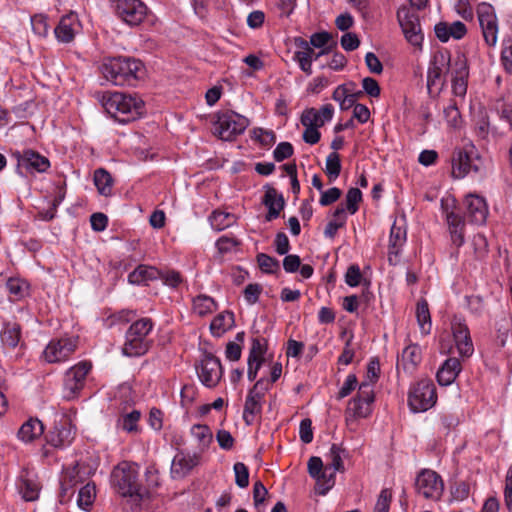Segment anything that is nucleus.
I'll return each mask as SVG.
<instances>
[{"label":"nucleus","instance_id":"f257e3e1","mask_svg":"<svg viewBox=\"0 0 512 512\" xmlns=\"http://www.w3.org/2000/svg\"><path fill=\"white\" fill-rule=\"evenodd\" d=\"M104 78L117 86H136L144 79V64L135 58L119 56L107 58L101 65Z\"/></svg>","mask_w":512,"mask_h":512},{"label":"nucleus","instance_id":"f03ea898","mask_svg":"<svg viewBox=\"0 0 512 512\" xmlns=\"http://www.w3.org/2000/svg\"><path fill=\"white\" fill-rule=\"evenodd\" d=\"M111 484L115 491L122 497H128L139 505L149 495L139 481V469L136 464L122 462L111 473Z\"/></svg>","mask_w":512,"mask_h":512},{"label":"nucleus","instance_id":"7ed1b4c3","mask_svg":"<svg viewBox=\"0 0 512 512\" xmlns=\"http://www.w3.org/2000/svg\"><path fill=\"white\" fill-rule=\"evenodd\" d=\"M103 106L107 113L122 123L133 121L144 113L141 99L121 92L103 96Z\"/></svg>","mask_w":512,"mask_h":512},{"label":"nucleus","instance_id":"20e7f679","mask_svg":"<svg viewBox=\"0 0 512 512\" xmlns=\"http://www.w3.org/2000/svg\"><path fill=\"white\" fill-rule=\"evenodd\" d=\"M153 329L150 318H141L131 324L125 335L123 354L129 357L144 355L151 347L149 334Z\"/></svg>","mask_w":512,"mask_h":512},{"label":"nucleus","instance_id":"39448f33","mask_svg":"<svg viewBox=\"0 0 512 512\" xmlns=\"http://www.w3.org/2000/svg\"><path fill=\"white\" fill-rule=\"evenodd\" d=\"M482 168L483 162L472 143H467L454 150L452 156L453 177L461 179L472 172L478 174Z\"/></svg>","mask_w":512,"mask_h":512},{"label":"nucleus","instance_id":"423d86ee","mask_svg":"<svg viewBox=\"0 0 512 512\" xmlns=\"http://www.w3.org/2000/svg\"><path fill=\"white\" fill-rule=\"evenodd\" d=\"M249 125V120L234 111L219 113L214 123L215 134L221 140L231 141L242 134Z\"/></svg>","mask_w":512,"mask_h":512},{"label":"nucleus","instance_id":"0eeeda50","mask_svg":"<svg viewBox=\"0 0 512 512\" xmlns=\"http://www.w3.org/2000/svg\"><path fill=\"white\" fill-rule=\"evenodd\" d=\"M436 400V388L431 380H420L409 391L408 404L413 412L427 411Z\"/></svg>","mask_w":512,"mask_h":512},{"label":"nucleus","instance_id":"6e6552de","mask_svg":"<svg viewBox=\"0 0 512 512\" xmlns=\"http://www.w3.org/2000/svg\"><path fill=\"white\" fill-rule=\"evenodd\" d=\"M397 20L406 40L415 47H421L424 35L418 14L411 8L402 6L397 11Z\"/></svg>","mask_w":512,"mask_h":512},{"label":"nucleus","instance_id":"1a4fd4ad","mask_svg":"<svg viewBox=\"0 0 512 512\" xmlns=\"http://www.w3.org/2000/svg\"><path fill=\"white\" fill-rule=\"evenodd\" d=\"M91 368L90 362L81 361L66 371L63 383L64 398L71 400L79 395L85 386Z\"/></svg>","mask_w":512,"mask_h":512},{"label":"nucleus","instance_id":"9d476101","mask_svg":"<svg viewBox=\"0 0 512 512\" xmlns=\"http://www.w3.org/2000/svg\"><path fill=\"white\" fill-rule=\"evenodd\" d=\"M417 493L426 499L439 500L444 490V483L435 471L424 469L416 477Z\"/></svg>","mask_w":512,"mask_h":512},{"label":"nucleus","instance_id":"9b49d317","mask_svg":"<svg viewBox=\"0 0 512 512\" xmlns=\"http://www.w3.org/2000/svg\"><path fill=\"white\" fill-rule=\"evenodd\" d=\"M116 15L130 26L139 25L147 14V6L141 0H111Z\"/></svg>","mask_w":512,"mask_h":512},{"label":"nucleus","instance_id":"f8f14e48","mask_svg":"<svg viewBox=\"0 0 512 512\" xmlns=\"http://www.w3.org/2000/svg\"><path fill=\"white\" fill-rule=\"evenodd\" d=\"M78 337L53 339L44 350V358L48 363H59L69 359L76 351Z\"/></svg>","mask_w":512,"mask_h":512},{"label":"nucleus","instance_id":"ddd939ff","mask_svg":"<svg viewBox=\"0 0 512 512\" xmlns=\"http://www.w3.org/2000/svg\"><path fill=\"white\" fill-rule=\"evenodd\" d=\"M374 398L372 383L364 381L359 385L357 396L349 402L347 411L354 417L366 418L371 414Z\"/></svg>","mask_w":512,"mask_h":512},{"label":"nucleus","instance_id":"4468645a","mask_svg":"<svg viewBox=\"0 0 512 512\" xmlns=\"http://www.w3.org/2000/svg\"><path fill=\"white\" fill-rule=\"evenodd\" d=\"M223 375V368L220 359L212 353H205L201 363L198 376L203 385L209 388L215 387Z\"/></svg>","mask_w":512,"mask_h":512},{"label":"nucleus","instance_id":"2eb2a0df","mask_svg":"<svg viewBox=\"0 0 512 512\" xmlns=\"http://www.w3.org/2000/svg\"><path fill=\"white\" fill-rule=\"evenodd\" d=\"M449 63L450 53L448 51H438L433 55L427 72V89L429 94L433 92V88L441 89L443 85V72Z\"/></svg>","mask_w":512,"mask_h":512},{"label":"nucleus","instance_id":"dca6fc26","mask_svg":"<svg viewBox=\"0 0 512 512\" xmlns=\"http://www.w3.org/2000/svg\"><path fill=\"white\" fill-rule=\"evenodd\" d=\"M74 437L75 427L69 419L63 418L48 432L46 441L55 448H64L73 442Z\"/></svg>","mask_w":512,"mask_h":512},{"label":"nucleus","instance_id":"f3484780","mask_svg":"<svg viewBox=\"0 0 512 512\" xmlns=\"http://www.w3.org/2000/svg\"><path fill=\"white\" fill-rule=\"evenodd\" d=\"M13 156L17 159L18 168H25L28 172H45L50 167L48 158L31 149L22 152L16 151Z\"/></svg>","mask_w":512,"mask_h":512},{"label":"nucleus","instance_id":"a211bd4d","mask_svg":"<svg viewBox=\"0 0 512 512\" xmlns=\"http://www.w3.org/2000/svg\"><path fill=\"white\" fill-rule=\"evenodd\" d=\"M465 215L471 223L484 224L488 216V207L483 197L475 194L467 195L464 201Z\"/></svg>","mask_w":512,"mask_h":512},{"label":"nucleus","instance_id":"6ab92c4d","mask_svg":"<svg viewBox=\"0 0 512 512\" xmlns=\"http://www.w3.org/2000/svg\"><path fill=\"white\" fill-rule=\"evenodd\" d=\"M452 333L459 354L462 357H469L474 351L470 332L467 325L455 318L452 321Z\"/></svg>","mask_w":512,"mask_h":512},{"label":"nucleus","instance_id":"aec40b11","mask_svg":"<svg viewBox=\"0 0 512 512\" xmlns=\"http://www.w3.org/2000/svg\"><path fill=\"white\" fill-rule=\"evenodd\" d=\"M16 486L25 501L31 502L38 499L41 486L36 475L31 472L22 470L18 476Z\"/></svg>","mask_w":512,"mask_h":512},{"label":"nucleus","instance_id":"412c9836","mask_svg":"<svg viewBox=\"0 0 512 512\" xmlns=\"http://www.w3.org/2000/svg\"><path fill=\"white\" fill-rule=\"evenodd\" d=\"M265 195L262 203L268 208V213L265 216L266 221L270 222L279 217L281 210H283L285 201L282 194L270 186L265 185Z\"/></svg>","mask_w":512,"mask_h":512},{"label":"nucleus","instance_id":"4be33fe9","mask_svg":"<svg viewBox=\"0 0 512 512\" xmlns=\"http://www.w3.org/2000/svg\"><path fill=\"white\" fill-rule=\"evenodd\" d=\"M200 454L194 453L193 455L179 453L177 454L171 465V474L173 478H183L190 471L199 464Z\"/></svg>","mask_w":512,"mask_h":512},{"label":"nucleus","instance_id":"5701e85b","mask_svg":"<svg viewBox=\"0 0 512 512\" xmlns=\"http://www.w3.org/2000/svg\"><path fill=\"white\" fill-rule=\"evenodd\" d=\"M435 35L441 42H447L450 38L455 40L462 39L466 33V25L461 21H455L451 24L439 22L434 27Z\"/></svg>","mask_w":512,"mask_h":512},{"label":"nucleus","instance_id":"b1692460","mask_svg":"<svg viewBox=\"0 0 512 512\" xmlns=\"http://www.w3.org/2000/svg\"><path fill=\"white\" fill-rule=\"evenodd\" d=\"M406 242V229L397 226L395 223L391 227L390 237H389V251H388V261L391 265H396L399 261V255L401 253V249Z\"/></svg>","mask_w":512,"mask_h":512},{"label":"nucleus","instance_id":"393cba45","mask_svg":"<svg viewBox=\"0 0 512 512\" xmlns=\"http://www.w3.org/2000/svg\"><path fill=\"white\" fill-rule=\"evenodd\" d=\"M421 358L420 347L416 344L408 345L397 359V370L402 369L405 373H412L421 362Z\"/></svg>","mask_w":512,"mask_h":512},{"label":"nucleus","instance_id":"a878e982","mask_svg":"<svg viewBox=\"0 0 512 512\" xmlns=\"http://www.w3.org/2000/svg\"><path fill=\"white\" fill-rule=\"evenodd\" d=\"M461 371L459 359L450 357L438 369L436 378L441 386L451 385Z\"/></svg>","mask_w":512,"mask_h":512},{"label":"nucleus","instance_id":"bb28decb","mask_svg":"<svg viewBox=\"0 0 512 512\" xmlns=\"http://www.w3.org/2000/svg\"><path fill=\"white\" fill-rule=\"evenodd\" d=\"M446 222L448 224L452 243L456 247L462 246L464 243V219L455 211H446Z\"/></svg>","mask_w":512,"mask_h":512},{"label":"nucleus","instance_id":"cd10ccee","mask_svg":"<svg viewBox=\"0 0 512 512\" xmlns=\"http://www.w3.org/2000/svg\"><path fill=\"white\" fill-rule=\"evenodd\" d=\"M1 343L5 349L14 350L21 341V326L16 322H6L0 333Z\"/></svg>","mask_w":512,"mask_h":512},{"label":"nucleus","instance_id":"c85d7f7f","mask_svg":"<svg viewBox=\"0 0 512 512\" xmlns=\"http://www.w3.org/2000/svg\"><path fill=\"white\" fill-rule=\"evenodd\" d=\"M77 26V15L70 13L61 18L54 32L57 39L61 42L68 43L73 40L75 28Z\"/></svg>","mask_w":512,"mask_h":512},{"label":"nucleus","instance_id":"c756f323","mask_svg":"<svg viewBox=\"0 0 512 512\" xmlns=\"http://www.w3.org/2000/svg\"><path fill=\"white\" fill-rule=\"evenodd\" d=\"M5 287L12 301H20L30 294L29 283L19 277H10Z\"/></svg>","mask_w":512,"mask_h":512},{"label":"nucleus","instance_id":"7c9ffc66","mask_svg":"<svg viewBox=\"0 0 512 512\" xmlns=\"http://www.w3.org/2000/svg\"><path fill=\"white\" fill-rule=\"evenodd\" d=\"M446 73L451 75V79H468L469 68L466 56L463 53H457L454 58L450 57Z\"/></svg>","mask_w":512,"mask_h":512},{"label":"nucleus","instance_id":"2f4dec72","mask_svg":"<svg viewBox=\"0 0 512 512\" xmlns=\"http://www.w3.org/2000/svg\"><path fill=\"white\" fill-rule=\"evenodd\" d=\"M44 432L43 423L37 418H30L20 427L18 438L24 442H31Z\"/></svg>","mask_w":512,"mask_h":512},{"label":"nucleus","instance_id":"473e14b6","mask_svg":"<svg viewBox=\"0 0 512 512\" xmlns=\"http://www.w3.org/2000/svg\"><path fill=\"white\" fill-rule=\"evenodd\" d=\"M234 314L231 311H224L218 314L210 324L211 333L216 337H221L227 330L234 326Z\"/></svg>","mask_w":512,"mask_h":512},{"label":"nucleus","instance_id":"72a5a7b5","mask_svg":"<svg viewBox=\"0 0 512 512\" xmlns=\"http://www.w3.org/2000/svg\"><path fill=\"white\" fill-rule=\"evenodd\" d=\"M94 184L101 195L107 197L112 194L113 178L104 168H98L95 170Z\"/></svg>","mask_w":512,"mask_h":512},{"label":"nucleus","instance_id":"f704fd0d","mask_svg":"<svg viewBox=\"0 0 512 512\" xmlns=\"http://www.w3.org/2000/svg\"><path fill=\"white\" fill-rule=\"evenodd\" d=\"M511 330L512 315L507 312L501 313L496 321L497 341L500 346H505Z\"/></svg>","mask_w":512,"mask_h":512},{"label":"nucleus","instance_id":"c9c22d12","mask_svg":"<svg viewBox=\"0 0 512 512\" xmlns=\"http://www.w3.org/2000/svg\"><path fill=\"white\" fill-rule=\"evenodd\" d=\"M416 318L421 332L429 334L431 330V316L428 302L424 298L419 299L417 302Z\"/></svg>","mask_w":512,"mask_h":512},{"label":"nucleus","instance_id":"e433bc0d","mask_svg":"<svg viewBox=\"0 0 512 512\" xmlns=\"http://www.w3.org/2000/svg\"><path fill=\"white\" fill-rule=\"evenodd\" d=\"M314 114L311 113L307 115H301V124L305 127V131L303 133V140L311 145H314L319 142L321 134L318 131L319 126H314L313 121H315Z\"/></svg>","mask_w":512,"mask_h":512},{"label":"nucleus","instance_id":"4c0bfd02","mask_svg":"<svg viewBox=\"0 0 512 512\" xmlns=\"http://www.w3.org/2000/svg\"><path fill=\"white\" fill-rule=\"evenodd\" d=\"M336 471L325 466L322 473L316 478L315 491L319 495H325L335 485Z\"/></svg>","mask_w":512,"mask_h":512},{"label":"nucleus","instance_id":"58836bf2","mask_svg":"<svg viewBox=\"0 0 512 512\" xmlns=\"http://www.w3.org/2000/svg\"><path fill=\"white\" fill-rule=\"evenodd\" d=\"M157 273L158 269L156 268L139 265L128 275V281L131 284L139 285L146 282L147 280L157 279Z\"/></svg>","mask_w":512,"mask_h":512},{"label":"nucleus","instance_id":"ea45409f","mask_svg":"<svg viewBox=\"0 0 512 512\" xmlns=\"http://www.w3.org/2000/svg\"><path fill=\"white\" fill-rule=\"evenodd\" d=\"M191 435L197 440L201 452L205 451L212 442L213 434L205 424H195L191 427Z\"/></svg>","mask_w":512,"mask_h":512},{"label":"nucleus","instance_id":"a19ab883","mask_svg":"<svg viewBox=\"0 0 512 512\" xmlns=\"http://www.w3.org/2000/svg\"><path fill=\"white\" fill-rule=\"evenodd\" d=\"M311 113L315 116L313 125L321 127L325 122H328L333 118L334 107L331 104H325L319 111L315 108H307L303 111L302 115L309 114L311 116Z\"/></svg>","mask_w":512,"mask_h":512},{"label":"nucleus","instance_id":"79ce46f5","mask_svg":"<svg viewBox=\"0 0 512 512\" xmlns=\"http://www.w3.org/2000/svg\"><path fill=\"white\" fill-rule=\"evenodd\" d=\"M193 310L199 316H205L216 310V302L210 296L198 295L193 299Z\"/></svg>","mask_w":512,"mask_h":512},{"label":"nucleus","instance_id":"37998d69","mask_svg":"<svg viewBox=\"0 0 512 512\" xmlns=\"http://www.w3.org/2000/svg\"><path fill=\"white\" fill-rule=\"evenodd\" d=\"M209 220L214 229L221 231L230 227L235 222V216L228 212L214 211Z\"/></svg>","mask_w":512,"mask_h":512},{"label":"nucleus","instance_id":"c03bdc74","mask_svg":"<svg viewBox=\"0 0 512 512\" xmlns=\"http://www.w3.org/2000/svg\"><path fill=\"white\" fill-rule=\"evenodd\" d=\"M96 497V487L94 484L87 483L78 494L77 503L80 508L88 510L92 506Z\"/></svg>","mask_w":512,"mask_h":512},{"label":"nucleus","instance_id":"a18cd8bd","mask_svg":"<svg viewBox=\"0 0 512 512\" xmlns=\"http://www.w3.org/2000/svg\"><path fill=\"white\" fill-rule=\"evenodd\" d=\"M496 111L502 122L501 133L512 131V105L499 102L496 105Z\"/></svg>","mask_w":512,"mask_h":512},{"label":"nucleus","instance_id":"49530a36","mask_svg":"<svg viewBox=\"0 0 512 512\" xmlns=\"http://www.w3.org/2000/svg\"><path fill=\"white\" fill-rule=\"evenodd\" d=\"M140 416L141 414L138 410H133L118 420V427L129 433L137 432Z\"/></svg>","mask_w":512,"mask_h":512},{"label":"nucleus","instance_id":"de8ad7c7","mask_svg":"<svg viewBox=\"0 0 512 512\" xmlns=\"http://www.w3.org/2000/svg\"><path fill=\"white\" fill-rule=\"evenodd\" d=\"M340 156L337 152H331L326 158L325 173L331 181L336 180L341 172Z\"/></svg>","mask_w":512,"mask_h":512},{"label":"nucleus","instance_id":"09e8293b","mask_svg":"<svg viewBox=\"0 0 512 512\" xmlns=\"http://www.w3.org/2000/svg\"><path fill=\"white\" fill-rule=\"evenodd\" d=\"M482 29V34L485 42L489 46H495L497 43V36H498V20L497 16H495V19H491L484 24L480 25Z\"/></svg>","mask_w":512,"mask_h":512},{"label":"nucleus","instance_id":"8fccbe9b","mask_svg":"<svg viewBox=\"0 0 512 512\" xmlns=\"http://www.w3.org/2000/svg\"><path fill=\"white\" fill-rule=\"evenodd\" d=\"M345 449L341 448L337 444H332L328 457L330 459V463L326 465L327 467H331L332 470L343 472L344 471V464L342 460V455L345 454Z\"/></svg>","mask_w":512,"mask_h":512},{"label":"nucleus","instance_id":"3c124183","mask_svg":"<svg viewBox=\"0 0 512 512\" xmlns=\"http://www.w3.org/2000/svg\"><path fill=\"white\" fill-rule=\"evenodd\" d=\"M257 262L261 271L267 274H274L280 269L279 261L265 253L257 255Z\"/></svg>","mask_w":512,"mask_h":512},{"label":"nucleus","instance_id":"603ef678","mask_svg":"<svg viewBox=\"0 0 512 512\" xmlns=\"http://www.w3.org/2000/svg\"><path fill=\"white\" fill-rule=\"evenodd\" d=\"M262 406L260 402L252 400V397H246L243 411V420L247 425H252L255 415L261 413Z\"/></svg>","mask_w":512,"mask_h":512},{"label":"nucleus","instance_id":"864d4df0","mask_svg":"<svg viewBox=\"0 0 512 512\" xmlns=\"http://www.w3.org/2000/svg\"><path fill=\"white\" fill-rule=\"evenodd\" d=\"M267 351V340L265 338H253L251 343V348L249 352V359L254 360H262L264 362V355Z\"/></svg>","mask_w":512,"mask_h":512},{"label":"nucleus","instance_id":"5fc2aeb1","mask_svg":"<svg viewBox=\"0 0 512 512\" xmlns=\"http://www.w3.org/2000/svg\"><path fill=\"white\" fill-rule=\"evenodd\" d=\"M157 279L171 288H177L183 281L181 274L175 270H158Z\"/></svg>","mask_w":512,"mask_h":512},{"label":"nucleus","instance_id":"6e6d98bb","mask_svg":"<svg viewBox=\"0 0 512 512\" xmlns=\"http://www.w3.org/2000/svg\"><path fill=\"white\" fill-rule=\"evenodd\" d=\"M362 201V192L358 188H350L346 194V209L353 215L355 214L359 206L358 204Z\"/></svg>","mask_w":512,"mask_h":512},{"label":"nucleus","instance_id":"4d7b16f0","mask_svg":"<svg viewBox=\"0 0 512 512\" xmlns=\"http://www.w3.org/2000/svg\"><path fill=\"white\" fill-rule=\"evenodd\" d=\"M235 473V483L240 488H246L249 485V470L248 467L242 463L237 462L233 466Z\"/></svg>","mask_w":512,"mask_h":512},{"label":"nucleus","instance_id":"13d9d810","mask_svg":"<svg viewBox=\"0 0 512 512\" xmlns=\"http://www.w3.org/2000/svg\"><path fill=\"white\" fill-rule=\"evenodd\" d=\"M253 138L264 147H269L276 141L275 133L271 130H265L263 128H254Z\"/></svg>","mask_w":512,"mask_h":512},{"label":"nucleus","instance_id":"bf43d9fd","mask_svg":"<svg viewBox=\"0 0 512 512\" xmlns=\"http://www.w3.org/2000/svg\"><path fill=\"white\" fill-rule=\"evenodd\" d=\"M294 153L293 145L290 142H280L273 151L275 161L282 162L290 158Z\"/></svg>","mask_w":512,"mask_h":512},{"label":"nucleus","instance_id":"052dcab7","mask_svg":"<svg viewBox=\"0 0 512 512\" xmlns=\"http://www.w3.org/2000/svg\"><path fill=\"white\" fill-rule=\"evenodd\" d=\"M472 246L474 248L475 256L479 259L483 258L488 252V241L481 233L473 236Z\"/></svg>","mask_w":512,"mask_h":512},{"label":"nucleus","instance_id":"680f3d73","mask_svg":"<svg viewBox=\"0 0 512 512\" xmlns=\"http://www.w3.org/2000/svg\"><path fill=\"white\" fill-rule=\"evenodd\" d=\"M501 62L504 69L512 74V40L503 41L501 51Z\"/></svg>","mask_w":512,"mask_h":512},{"label":"nucleus","instance_id":"e2e57ef3","mask_svg":"<svg viewBox=\"0 0 512 512\" xmlns=\"http://www.w3.org/2000/svg\"><path fill=\"white\" fill-rule=\"evenodd\" d=\"M477 15H478V20H479V24L482 25L484 24L485 22L491 20V19H495V10H494V7L489 4V3H486V2H483V3H480L477 7Z\"/></svg>","mask_w":512,"mask_h":512},{"label":"nucleus","instance_id":"0e129e2a","mask_svg":"<svg viewBox=\"0 0 512 512\" xmlns=\"http://www.w3.org/2000/svg\"><path fill=\"white\" fill-rule=\"evenodd\" d=\"M31 26H32L33 32L40 37H44L48 33L47 20H46V17H44L43 15L32 16L31 17Z\"/></svg>","mask_w":512,"mask_h":512},{"label":"nucleus","instance_id":"69168bd1","mask_svg":"<svg viewBox=\"0 0 512 512\" xmlns=\"http://www.w3.org/2000/svg\"><path fill=\"white\" fill-rule=\"evenodd\" d=\"M391 492L389 489H383L377 499L373 512H389L391 502Z\"/></svg>","mask_w":512,"mask_h":512},{"label":"nucleus","instance_id":"338daca9","mask_svg":"<svg viewBox=\"0 0 512 512\" xmlns=\"http://www.w3.org/2000/svg\"><path fill=\"white\" fill-rule=\"evenodd\" d=\"M261 292L262 286L260 284H248L244 289V298L248 304L253 305L259 300Z\"/></svg>","mask_w":512,"mask_h":512},{"label":"nucleus","instance_id":"774afa93","mask_svg":"<svg viewBox=\"0 0 512 512\" xmlns=\"http://www.w3.org/2000/svg\"><path fill=\"white\" fill-rule=\"evenodd\" d=\"M294 61H296L300 67V69L306 74L311 75L312 71V61L308 54L305 52H294L293 55Z\"/></svg>","mask_w":512,"mask_h":512}]
</instances>
